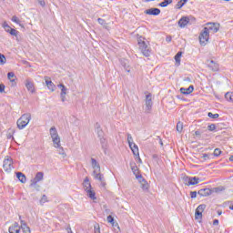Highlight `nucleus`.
<instances>
[{"label": "nucleus", "instance_id": "obj_20", "mask_svg": "<svg viewBox=\"0 0 233 233\" xmlns=\"http://www.w3.org/2000/svg\"><path fill=\"white\" fill-rule=\"evenodd\" d=\"M180 92L185 96H188V94H192L194 92V86H189L188 88L181 87Z\"/></svg>", "mask_w": 233, "mask_h": 233}, {"label": "nucleus", "instance_id": "obj_27", "mask_svg": "<svg viewBox=\"0 0 233 233\" xmlns=\"http://www.w3.org/2000/svg\"><path fill=\"white\" fill-rule=\"evenodd\" d=\"M49 134L51 136V137H57L59 136V134L57 133V129L56 128V127H52L49 130Z\"/></svg>", "mask_w": 233, "mask_h": 233}, {"label": "nucleus", "instance_id": "obj_37", "mask_svg": "<svg viewBox=\"0 0 233 233\" xmlns=\"http://www.w3.org/2000/svg\"><path fill=\"white\" fill-rule=\"evenodd\" d=\"M177 130L181 134L183 132V122H177Z\"/></svg>", "mask_w": 233, "mask_h": 233}, {"label": "nucleus", "instance_id": "obj_17", "mask_svg": "<svg viewBox=\"0 0 233 233\" xmlns=\"http://www.w3.org/2000/svg\"><path fill=\"white\" fill-rule=\"evenodd\" d=\"M25 88H27L28 92H31V94H34V92H35L34 82L30 81L29 79L25 80Z\"/></svg>", "mask_w": 233, "mask_h": 233}, {"label": "nucleus", "instance_id": "obj_42", "mask_svg": "<svg viewBox=\"0 0 233 233\" xmlns=\"http://www.w3.org/2000/svg\"><path fill=\"white\" fill-rule=\"evenodd\" d=\"M5 63H6V57L5 55L0 54V65H5Z\"/></svg>", "mask_w": 233, "mask_h": 233}, {"label": "nucleus", "instance_id": "obj_64", "mask_svg": "<svg viewBox=\"0 0 233 233\" xmlns=\"http://www.w3.org/2000/svg\"><path fill=\"white\" fill-rule=\"evenodd\" d=\"M230 210H233V205L229 207Z\"/></svg>", "mask_w": 233, "mask_h": 233}, {"label": "nucleus", "instance_id": "obj_3", "mask_svg": "<svg viewBox=\"0 0 233 233\" xmlns=\"http://www.w3.org/2000/svg\"><path fill=\"white\" fill-rule=\"evenodd\" d=\"M31 119H32V115L30 113H25L22 115L16 122L17 128H19V130H23L24 128H26V126L28 125V123H30Z\"/></svg>", "mask_w": 233, "mask_h": 233}, {"label": "nucleus", "instance_id": "obj_61", "mask_svg": "<svg viewBox=\"0 0 233 233\" xmlns=\"http://www.w3.org/2000/svg\"><path fill=\"white\" fill-rule=\"evenodd\" d=\"M33 187L34 188H39V185L36 184V186H31Z\"/></svg>", "mask_w": 233, "mask_h": 233}, {"label": "nucleus", "instance_id": "obj_34", "mask_svg": "<svg viewBox=\"0 0 233 233\" xmlns=\"http://www.w3.org/2000/svg\"><path fill=\"white\" fill-rule=\"evenodd\" d=\"M225 99H227V101H231V103H233V93H230V92L226 93Z\"/></svg>", "mask_w": 233, "mask_h": 233}, {"label": "nucleus", "instance_id": "obj_54", "mask_svg": "<svg viewBox=\"0 0 233 233\" xmlns=\"http://www.w3.org/2000/svg\"><path fill=\"white\" fill-rule=\"evenodd\" d=\"M0 92L3 94L5 92V85H0Z\"/></svg>", "mask_w": 233, "mask_h": 233}, {"label": "nucleus", "instance_id": "obj_10", "mask_svg": "<svg viewBox=\"0 0 233 233\" xmlns=\"http://www.w3.org/2000/svg\"><path fill=\"white\" fill-rule=\"evenodd\" d=\"M45 174L43 172H37L35 178L31 180V187H36L39 181H43Z\"/></svg>", "mask_w": 233, "mask_h": 233}, {"label": "nucleus", "instance_id": "obj_31", "mask_svg": "<svg viewBox=\"0 0 233 233\" xmlns=\"http://www.w3.org/2000/svg\"><path fill=\"white\" fill-rule=\"evenodd\" d=\"M209 67L212 68L214 72H217V70H219V66H218V64H216L213 60L210 61Z\"/></svg>", "mask_w": 233, "mask_h": 233}, {"label": "nucleus", "instance_id": "obj_43", "mask_svg": "<svg viewBox=\"0 0 233 233\" xmlns=\"http://www.w3.org/2000/svg\"><path fill=\"white\" fill-rule=\"evenodd\" d=\"M107 222L111 223L113 225V227L116 225V222H114V218L112 217V215H109L107 217Z\"/></svg>", "mask_w": 233, "mask_h": 233}, {"label": "nucleus", "instance_id": "obj_8", "mask_svg": "<svg viewBox=\"0 0 233 233\" xmlns=\"http://www.w3.org/2000/svg\"><path fill=\"white\" fill-rule=\"evenodd\" d=\"M183 181L185 185H187V187H190V185H198L199 183V177H185L183 178Z\"/></svg>", "mask_w": 233, "mask_h": 233}, {"label": "nucleus", "instance_id": "obj_15", "mask_svg": "<svg viewBox=\"0 0 233 233\" xmlns=\"http://www.w3.org/2000/svg\"><path fill=\"white\" fill-rule=\"evenodd\" d=\"M145 14L147 15H159L161 14V10L159 8H150L147 9Z\"/></svg>", "mask_w": 233, "mask_h": 233}, {"label": "nucleus", "instance_id": "obj_6", "mask_svg": "<svg viewBox=\"0 0 233 233\" xmlns=\"http://www.w3.org/2000/svg\"><path fill=\"white\" fill-rule=\"evenodd\" d=\"M209 37H210V33L208 31H207V29L204 28L203 31L199 35L200 45H203L205 46V45H207V43H208Z\"/></svg>", "mask_w": 233, "mask_h": 233}, {"label": "nucleus", "instance_id": "obj_44", "mask_svg": "<svg viewBox=\"0 0 233 233\" xmlns=\"http://www.w3.org/2000/svg\"><path fill=\"white\" fill-rule=\"evenodd\" d=\"M95 233H101V228L99 227V224H96L94 226Z\"/></svg>", "mask_w": 233, "mask_h": 233}, {"label": "nucleus", "instance_id": "obj_2", "mask_svg": "<svg viewBox=\"0 0 233 233\" xmlns=\"http://www.w3.org/2000/svg\"><path fill=\"white\" fill-rule=\"evenodd\" d=\"M138 46L145 57H150L152 54V49L150 48V44L145 41V38H138Z\"/></svg>", "mask_w": 233, "mask_h": 233}, {"label": "nucleus", "instance_id": "obj_7", "mask_svg": "<svg viewBox=\"0 0 233 233\" xmlns=\"http://www.w3.org/2000/svg\"><path fill=\"white\" fill-rule=\"evenodd\" d=\"M209 34L210 32L212 34H216L217 32L219 31V24L218 23H208L207 24V26L204 27Z\"/></svg>", "mask_w": 233, "mask_h": 233}, {"label": "nucleus", "instance_id": "obj_19", "mask_svg": "<svg viewBox=\"0 0 233 233\" xmlns=\"http://www.w3.org/2000/svg\"><path fill=\"white\" fill-rule=\"evenodd\" d=\"M130 167H131V170L133 172V174L136 176V177L139 178L140 179L142 178L141 176H137V174H139V169L137 168V166L136 165V163L134 162H131L130 163Z\"/></svg>", "mask_w": 233, "mask_h": 233}, {"label": "nucleus", "instance_id": "obj_39", "mask_svg": "<svg viewBox=\"0 0 233 233\" xmlns=\"http://www.w3.org/2000/svg\"><path fill=\"white\" fill-rule=\"evenodd\" d=\"M99 139H100V143L102 145V148H106V141L105 140V137H100Z\"/></svg>", "mask_w": 233, "mask_h": 233}, {"label": "nucleus", "instance_id": "obj_30", "mask_svg": "<svg viewBox=\"0 0 233 233\" xmlns=\"http://www.w3.org/2000/svg\"><path fill=\"white\" fill-rule=\"evenodd\" d=\"M57 152L60 156H62L63 159H65V157H66V152H65V148H63V147L59 146V147H56Z\"/></svg>", "mask_w": 233, "mask_h": 233}, {"label": "nucleus", "instance_id": "obj_26", "mask_svg": "<svg viewBox=\"0 0 233 233\" xmlns=\"http://www.w3.org/2000/svg\"><path fill=\"white\" fill-rule=\"evenodd\" d=\"M7 77H8L9 81H11L12 86H15V74H14V72H9L7 74Z\"/></svg>", "mask_w": 233, "mask_h": 233}, {"label": "nucleus", "instance_id": "obj_25", "mask_svg": "<svg viewBox=\"0 0 233 233\" xmlns=\"http://www.w3.org/2000/svg\"><path fill=\"white\" fill-rule=\"evenodd\" d=\"M16 177L19 179L20 183H26V176H25V174L17 172Z\"/></svg>", "mask_w": 233, "mask_h": 233}, {"label": "nucleus", "instance_id": "obj_47", "mask_svg": "<svg viewBox=\"0 0 233 233\" xmlns=\"http://www.w3.org/2000/svg\"><path fill=\"white\" fill-rule=\"evenodd\" d=\"M9 34L11 35H17V34H19V32H17V30L14 29V28H12V29H10Z\"/></svg>", "mask_w": 233, "mask_h": 233}, {"label": "nucleus", "instance_id": "obj_62", "mask_svg": "<svg viewBox=\"0 0 233 233\" xmlns=\"http://www.w3.org/2000/svg\"><path fill=\"white\" fill-rule=\"evenodd\" d=\"M229 161H233V156L229 157Z\"/></svg>", "mask_w": 233, "mask_h": 233}, {"label": "nucleus", "instance_id": "obj_60", "mask_svg": "<svg viewBox=\"0 0 233 233\" xmlns=\"http://www.w3.org/2000/svg\"><path fill=\"white\" fill-rule=\"evenodd\" d=\"M221 214H223V212H221V210H218V216H221Z\"/></svg>", "mask_w": 233, "mask_h": 233}, {"label": "nucleus", "instance_id": "obj_38", "mask_svg": "<svg viewBox=\"0 0 233 233\" xmlns=\"http://www.w3.org/2000/svg\"><path fill=\"white\" fill-rule=\"evenodd\" d=\"M3 28H4V29L5 30V32H7L8 34H9L10 30H12V27H10L9 25H8L6 22H5V23L3 24Z\"/></svg>", "mask_w": 233, "mask_h": 233}, {"label": "nucleus", "instance_id": "obj_4", "mask_svg": "<svg viewBox=\"0 0 233 233\" xmlns=\"http://www.w3.org/2000/svg\"><path fill=\"white\" fill-rule=\"evenodd\" d=\"M83 187L85 191L86 192V196L90 198V199L96 200L97 199L96 198V191L92 190V185L90 184V180L88 177H86L84 182H83Z\"/></svg>", "mask_w": 233, "mask_h": 233}, {"label": "nucleus", "instance_id": "obj_36", "mask_svg": "<svg viewBox=\"0 0 233 233\" xmlns=\"http://www.w3.org/2000/svg\"><path fill=\"white\" fill-rule=\"evenodd\" d=\"M127 143L129 147H132L134 144V138L132 137V135L130 133H127Z\"/></svg>", "mask_w": 233, "mask_h": 233}, {"label": "nucleus", "instance_id": "obj_35", "mask_svg": "<svg viewBox=\"0 0 233 233\" xmlns=\"http://www.w3.org/2000/svg\"><path fill=\"white\" fill-rule=\"evenodd\" d=\"M97 22L99 23V25L104 26V28H108V24L106 23V21H105V19L98 18Z\"/></svg>", "mask_w": 233, "mask_h": 233}, {"label": "nucleus", "instance_id": "obj_21", "mask_svg": "<svg viewBox=\"0 0 233 233\" xmlns=\"http://www.w3.org/2000/svg\"><path fill=\"white\" fill-rule=\"evenodd\" d=\"M198 196H201V197H207V196H210L212 194V191L209 188H203L198 190Z\"/></svg>", "mask_w": 233, "mask_h": 233}, {"label": "nucleus", "instance_id": "obj_50", "mask_svg": "<svg viewBox=\"0 0 233 233\" xmlns=\"http://www.w3.org/2000/svg\"><path fill=\"white\" fill-rule=\"evenodd\" d=\"M222 190H225V188L221 187H214L213 192H222Z\"/></svg>", "mask_w": 233, "mask_h": 233}, {"label": "nucleus", "instance_id": "obj_45", "mask_svg": "<svg viewBox=\"0 0 233 233\" xmlns=\"http://www.w3.org/2000/svg\"><path fill=\"white\" fill-rule=\"evenodd\" d=\"M214 156H216L217 157H218V156H221V149L216 148V149L214 150Z\"/></svg>", "mask_w": 233, "mask_h": 233}, {"label": "nucleus", "instance_id": "obj_24", "mask_svg": "<svg viewBox=\"0 0 233 233\" xmlns=\"http://www.w3.org/2000/svg\"><path fill=\"white\" fill-rule=\"evenodd\" d=\"M130 149L132 150L134 156H139V147L136 143H133L132 146H129Z\"/></svg>", "mask_w": 233, "mask_h": 233}, {"label": "nucleus", "instance_id": "obj_14", "mask_svg": "<svg viewBox=\"0 0 233 233\" xmlns=\"http://www.w3.org/2000/svg\"><path fill=\"white\" fill-rule=\"evenodd\" d=\"M19 219H20V228L22 229L23 233H32V231L30 230V227H28V225H26V222L25 220H21V216H19Z\"/></svg>", "mask_w": 233, "mask_h": 233}, {"label": "nucleus", "instance_id": "obj_58", "mask_svg": "<svg viewBox=\"0 0 233 233\" xmlns=\"http://www.w3.org/2000/svg\"><path fill=\"white\" fill-rule=\"evenodd\" d=\"M124 68H126V72H130V69L128 67H127V65H124Z\"/></svg>", "mask_w": 233, "mask_h": 233}, {"label": "nucleus", "instance_id": "obj_57", "mask_svg": "<svg viewBox=\"0 0 233 233\" xmlns=\"http://www.w3.org/2000/svg\"><path fill=\"white\" fill-rule=\"evenodd\" d=\"M195 134H196V136H201V131L197 130V131L195 132Z\"/></svg>", "mask_w": 233, "mask_h": 233}, {"label": "nucleus", "instance_id": "obj_40", "mask_svg": "<svg viewBox=\"0 0 233 233\" xmlns=\"http://www.w3.org/2000/svg\"><path fill=\"white\" fill-rule=\"evenodd\" d=\"M208 116L211 118V119H218V117H219V114H213L211 112L208 113Z\"/></svg>", "mask_w": 233, "mask_h": 233}, {"label": "nucleus", "instance_id": "obj_56", "mask_svg": "<svg viewBox=\"0 0 233 233\" xmlns=\"http://www.w3.org/2000/svg\"><path fill=\"white\" fill-rule=\"evenodd\" d=\"M202 157H203V159H208V154H204V155L202 156Z\"/></svg>", "mask_w": 233, "mask_h": 233}, {"label": "nucleus", "instance_id": "obj_11", "mask_svg": "<svg viewBox=\"0 0 233 233\" xmlns=\"http://www.w3.org/2000/svg\"><path fill=\"white\" fill-rule=\"evenodd\" d=\"M58 88H61V93H60L61 101L65 103V101H66V92L68 89L63 84H59Z\"/></svg>", "mask_w": 233, "mask_h": 233}, {"label": "nucleus", "instance_id": "obj_63", "mask_svg": "<svg viewBox=\"0 0 233 233\" xmlns=\"http://www.w3.org/2000/svg\"><path fill=\"white\" fill-rule=\"evenodd\" d=\"M181 1H183L185 4L188 2V0H181Z\"/></svg>", "mask_w": 233, "mask_h": 233}, {"label": "nucleus", "instance_id": "obj_49", "mask_svg": "<svg viewBox=\"0 0 233 233\" xmlns=\"http://www.w3.org/2000/svg\"><path fill=\"white\" fill-rule=\"evenodd\" d=\"M190 196H191V198L194 199V198H198V192H196V191H191V192H190Z\"/></svg>", "mask_w": 233, "mask_h": 233}, {"label": "nucleus", "instance_id": "obj_55", "mask_svg": "<svg viewBox=\"0 0 233 233\" xmlns=\"http://www.w3.org/2000/svg\"><path fill=\"white\" fill-rule=\"evenodd\" d=\"M213 225H219V220L215 219V220L213 221Z\"/></svg>", "mask_w": 233, "mask_h": 233}, {"label": "nucleus", "instance_id": "obj_32", "mask_svg": "<svg viewBox=\"0 0 233 233\" xmlns=\"http://www.w3.org/2000/svg\"><path fill=\"white\" fill-rule=\"evenodd\" d=\"M11 21H13V23H16V25H19V26H22L23 28V25L21 24V20L19 19V17L14 15L12 16Z\"/></svg>", "mask_w": 233, "mask_h": 233}, {"label": "nucleus", "instance_id": "obj_33", "mask_svg": "<svg viewBox=\"0 0 233 233\" xmlns=\"http://www.w3.org/2000/svg\"><path fill=\"white\" fill-rule=\"evenodd\" d=\"M168 5H172V0H165L162 3H160L158 5L162 6V8H165L166 6H168Z\"/></svg>", "mask_w": 233, "mask_h": 233}, {"label": "nucleus", "instance_id": "obj_29", "mask_svg": "<svg viewBox=\"0 0 233 233\" xmlns=\"http://www.w3.org/2000/svg\"><path fill=\"white\" fill-rule=\"evenodd\" d=\"M141 179H142V181H140L141 188L143 190H148V182H147V180H145L143 177Z\"/></svg>", "mask_w": 233, "mask_h": 233}, {"label": "nucleus", "instance_id": "obj_13", "mask_svg": "<svg viewBox=\"0 0 233 233\" xmlns=\"http://www.w3.org/2000/svg\"><path fill=\"white\" fill-rule=\"evenodd\" d=\"M152 95L148 94L146 96V112L152 110Z\"/></svg>", "mask_w": 233, "mask_h": 233}, {"label": "nucleus", "instance_id": "obj_51", "mask_svg": "<svg viewBox=\"0 0 233 233\" xmlns=\"http://www.w3.org/2000/svg\"><path fill=\"white\" fill-rule=\"evenodd\" d=\"M185 3L183 2V1H179L178 3H177V8H182V6H185Z\"/></svg>", "mask_w": 233, "mask_h": 233}, {"label": "nucleus", "instance_id": "obj_12", "mask_svg": "<svg viewBox=\"0 0 233 233\" xmlns=\"http://www.w3.org/2000/svg\"><path fill=\"white\" fill-rule=\"evenodd\" d=\"M44 79L46 81V85L48 90H50L51 92H56V85L54 84V82H52L50 77L45 76Z\"/></svg>", "mask_w": 233, "mask_h": 233}, {"label": "nucleus", "instance_id": "obj_16", "mask_svg": "<svg viewBox=\"0 0 233 233\" xmlns=\"http://www.w3.org/2000/svg\"><path fill=\"white\" fill-rule=\"evenodd\" d=\"M190 23V18L188 16H183L179 21H178V25L180 28H185L187 25Z\"/></svg>", "mask_w": 233, "mask_h": 233}, {"label": "nucleus", "instance_id": "obj_5", "mask_svg": "<svg viewBox=\"0 0 233 233\" xmlns=\"http://www.w3.org/2000/svg\"><path fill=\"white\" fill-rule=\"evenodd\" d=\"M3 168L5 172L10 174L12 172V168H14V160L10 157H5L4 159Z\"/></svg>", "mask_w": 233, "mask_h": 233}, {"label": "nucleus", "instance_id": "obj_48", "mask_svg": "<svg viewBox=\"0 0 233 233\" xmlns=\"http://www.w3.org/2000/svg\"><path fill=\"white\" fill-rule=\"evenodd\" d=\"M114 227H115V232H116V233L121 232V229L119 228V225H118L117 223H116V224L114 225Z\"/></svg>", "mask_w": 233, "mask_h": 233}, {"label": "nucleus", "instance_id": "obj_22", "mask_svg": "<svg viewBox=\"0 0 233 233\" xmlns=\"http://www.w3.org/2000/svg\"><path fill=\"white\" fill-rule=\"evenodd\" d=\"M95 128L98 137H103V136H105V133H103V129H101V125H99V123L95 125Z\"/></svg>", "mask_w": 233, "mask_h": 233}, {"label": "nucleus", "instance_id": "obj_1", "mask_svg": "<svg viewBox=\"0 0 233 233\" xmlns=\"http://www.w3.org/2000/svg\"><path fill=\"white\" fill-rule=\"evenodd\" d=\"M91 167L94 169L93 177L99 181L101 187L105 188L106 187V182L105 181V176L101 174V166H99V162L96 160V158H91Z\"/></svg>", "mask_w": 233, "mask_h": 233}, {"label": "nucleus", "instance_id": "obj_9", "mask_svg": "<svg viewBox=\"0 0 233 233\" xmlns=\"http://www.w3.org/2000/svg\"><path fill=\"white\" fill-rule=\"evenodd\" d=\"M205 208H207V205H205V204H201L197 208V209L195 211L196 219H201V218H203V212H204Z\"/></svg>", "mask_w": 233, "mask_h": 233}, {"label": "nucleus", "instance_id": "obj_28", "mask_svg": "<svg viewBox=\"0 0 233 233\" xmlns=\"http://www.w3.org/2000/svg\"><path fill=\"white\" fill-rule=\"evenodd\" d=\"M181 56H183V52L179 51L176 56H175V61L177 66L181 65Z\"/></svg>", "mask_w": 233, "mask_h": 233}, {"label": "nucleus", "instance_id": "obj_52", "mask_svg": "<svg viewBox=\"0 0 233 233\" xmlns=\"http://www.w3.org/2000/svg\"><path fill=\"white\" fill-rule=\"evenodd\" d=\"M38 3L40 5V6H42L43 8H45L46 3H45V0H38Z\"/></svg>", "mask_w": 233, "mask_h": 233}, {"label": "nucleus", "instance_id": "obj_23", "mask_svg": "<svg viewBox=\"0 0 233 233\" xmlns=\"http://www.w3.org/2000/svg\"><path fill=\"white\" fill-rule=\"evenodd\" d=\"M53 140V144L55 148H59V147H61V138L58 137H52Z\"/></svg>", "mask_w": 233, "mask_h": 233}, {"label": "nucleus", "instance_id": "obj_41", "mask_svg": "<svg viewBox=\"0 0 233 233\" xmlns=\"http://www.w3.org/2000/svg\"><path fill=\"white\" fill-rule=\"evenodd\" d=\"M48 201V198H46V195H43L41 199H40V204L45 205Z\"/></svg>", "mask_w": 233, "mask_h": 233}, {"label": "nucleus", "instance_id": "obj_53", "mask_svg": "<svg viewBox=\"0 0 233 233\" xmlns=\"http://www.w3.org/2000/svg\"><path fill=\"white\" fill-rule=\"evenodd\" d=\"M167 43H170L172 41V36L168 35L166 38Z\"/></svg>", "mask_w": 233, "mask_h": 233}, {"label": "nucleus", "instance_id": "obj_18", "mask_svg": "<svg viewBox=\"0 0 233 233\" xmlns=\"http://www.w3.org/2000/svg\"><path fill=\"white\" fill-rule=\"evenodd\" d=\"M21 232V228L17 222H15L13 226L9 227V233H19Z\"/></svg>", "mask_w": 233, "mask_h": 233}, {"label": "nucleus", "instance_id": "obj_59", "mask_svg": "<svg viewBox=\"0 0 233 233\" xmlns=\"http://www.w3.org/2000/svg\"><path fill=\"white\" fill-rule=\"evenodd\" d=\"M137 161H138V163H143V161L141 160V157H139V155L137 156Z\"/></svg>", "mask_w": 233, "mask_h": 233}, {"label": "nucleus", "instance_id": "obj_46", "mask_svg": "<svg viewBox=\"0 0 233 233\" xmlns=\"http://www.w3.org/2000/svg\"><path fill=\"white\" fill-rule=\"evenodd\" d=\"M208 130H209V132H214V130H216V126L214 124L209 125Z\"/></svg>", "mask_w": 233, "mask_h": 233}]
</instances>
